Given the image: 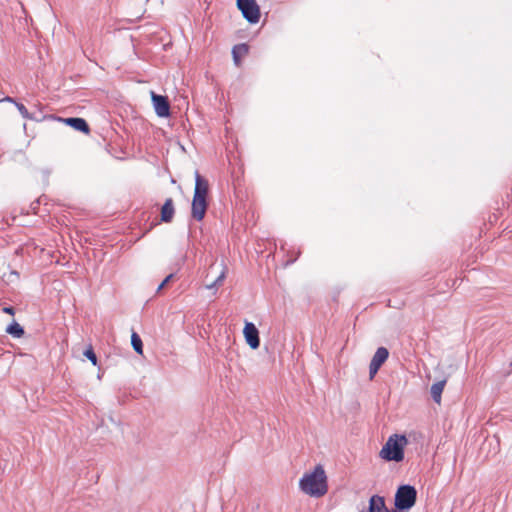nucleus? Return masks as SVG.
Segmentation results:
<instances>
[{
    "mask_svg": "<svg viewBox=\"0 0 512 512\" xmlns=\"http://www.w3.org/2000/svg\"><path fill=\"white\" fill-rule=\"evenodd\" d=\"M299 489L306 495L321 498L328 492V477L324 466L317 464L303 474L299 480Z\"/></svg>",
    "mask_w": 512,
    "mask_h": 512,
    "instance_id": "nucleus-1",
    "label": "nucleus"
},
{
    "mask_svg": "<svg viewBox=\"0 0 512 512\" xmlns=\"http://www.w3.org/2000/svg\"><path fill=\"white\" fill-rule=\"evenodd\" d=\"M208 193L209 183L208 180L203 178L198 171L195 172V189L191 204V215L197 220L201 221L205 217L208 208Z\"/></svg>",
    "mask_w": 512,
    "mask_h": 512,
    "instance_id": "nucleus-2",
    "label": "nucleus"
},
{
    "mask_svg": "<svg viewBox=\"0 0 512 512\" xmlns=\"http://www.w3.org/2000/svg\"><path fill=\"white\" fill-rule=\"evenodd\" d=\"M407 444L406 436L393 434L383 445L379 456L386 461L400 462L404 459V448Z\"/></svg>",
    "mask_w": 512,
    "mask_h": 512,
    "instance_id": "nucleus-3",
    "label": "nucleus"
},
{
    "mask_svg": "<svg viewBox=\"0 0 512 512\" xmlns=\"http://www.w3.org/2000/svg\"><path fill=\"white\" fill-rule=\"evenodd\" d=\"M416 498L417 492L413 486H400L395 494V506L400 510H408L414 506Z\"/></svg>",
    "mask_w": 512,
    "mask_h": 512,
    "instance_id": "nucleus-4",
    "label": "nucleus"
},
{
    "mask_svg": "<svg viewBox=\"0 0 512 512\" xmlns=\"http://www.w3.org/2000/svg\"><path fill=\"white\" fill-rule=\"evenodd\" d=\"M237 7L249 23L259 22L261 13L256 0H237Z\"/></svg>",
    "mask_w": 512,
    "mask_h": 512,
    "instance_id": "nucleus-5",
    "label": "nucleus"
},
{
    "mask_svg": "<svg viewBox=\"0 0 512 512\" xmlns=\"http://www.w3.org/2000/svg\"><path fill=\"white\" fill-rule=\"evenodd\" d=\"M45 120H54L61 123H65L66 125L72 127L73 129L80 131L86 135L90 133V127L85 119L83 118H62L55 115H46L44 116Z\"/></svg>",
    "mask_w": 512,
    "mask_h": 512,
    "instance_id": "nucleus-6",
    "label": "nucleus"
},
{
    "mask_svg": "<svg viewBox=\"0 0 512 512\" xmlns=\"http://www.w3.org/2000/svg\"><path fill=\"white\" fill-rule=\"evenodd\" d=\"M388 356H389V352L385 347H379L376 350V352L370 362V365H369L370 379H373L375 377V375L377 374L380 367L387 360Z\"/></svg>",
    "mask_w": 512,
    "mask_h": 512,
    "instance_id": "nucleus-7",
    "label": "nucleus"
},
{
    "mask_svg": "<svg viewBox=\"0 0 512 512\" xmlns=\"http://www.w3.org/2000/svg\"><path fill=\"white\" fill-rule=\"evenodd\" d=\"M151 99L156 114L159 117H168L170 115V104L166 96L158 95L154 91L150 92Z\"/></svg>",
    "mask_w": 512,
    "mask_h": 512,
    "instance_id": "nucleus-8",
    "label": "nucleus"
},
{
    "mask_svg": "<svg viewBox=\"0 0 512 512\" xmlns=\"http://www.w3.org/2000/svg\"><path fill=\"white\" fill-rule=\"evenodd\" d=\"M243 334L246 343L250 346L252 349H257L260 345V338H259V332L256 326L251 322H246Z\"/></svg>",
    "mask_w": 512,
    "mask_h": 512,
    "instance_id": "nucleus-9",
    "label": "nucleus"
},
{
    "mask_svg": "<svg viewBox=\"0 0 512 512\" xmlns=\"http://www.w3.org/2000/svg\"><path fill=\"white\" fill-rule=\"evenodd\" d=\"M175 214L174 201L172 198H167L161 207L160 218L162 222L170 223Z\"/></svg>",
    "mask_w": 512,
    "mask_h": 512,
    "instance_id": "nucleus-10",
    "label": "nucleus"
},
{
    "mask_svg": "<svg viewBox=\"0 0 512 512\" xmlns=\"http://www.w3.org/2000/svg\"><path fill=\"white\" fill-rule=\"evenodd\" d=\"M369 512H389L384 498L378 495H374L369 501Z\"/></svg>",
    "mask_w": 512,
    "mask_h": 512,
    "instance_id": "nucleus-11",
    "label": "nucleus"
},
{
    "mask_svg": "<svg viewBox=\"0 0 512 512\" xmlns=\"http://www.w3.org/2000/svg\"><path fill=\"white\" fill-rule=\"evenodd\" d=\"M249 52V47L247 44H238L235 45L232 49L233 60L237 66L240 65L241 59L245 57Z\"/></svg>",
    "mask_w": 512,
    "mask_h": 512,
    "instance_id": "nucleus-12",
    "label": "nucleus"
},
{
    "mask_svg": "<svg viewBox=\"0 0 512 512\" xmlns=\"http://www.w3.org/2000/svg\"><path fill=\"white\" fill-rule=\"evenodd\" d=\"M445 383V381H438L431 386L432 398L438 404L441 402V395L444 390Z\"/></svg>",
    "mask_w": 512,
    "mask_h": 512,
    "instance_id": "nucleus-13",
    "label": "nucleus"
},
{
    "mask_svg": "<svg viewBox=\"0 0 512 512\" xmlns=\"http://www.w3.org/2000/svg\"><path fill=\"white\" fill-rule=\"evenodd\" d=\"M6 332L15 338H21L24 335V329L17 322L10 324Z\"/></svg>",
    "mask_w": 512,
    "mask_h": 512,
    "instance_id": "nucleus-14",
    "label": "nucleus"
},
{
    "mask_svg": "<svg viewBox=\"0 0 512 512\" xmlns=\"http://www.w3.org/2000/svg\"><path fill=\"white\" fill-rule=\"evenodd\" d=\"M131 344L133 349L140 355L143 354V343L140 336L136 332L131 334Z\"/></svg>",
    "mask_w": 512,
    "mask_h": 512,
    "instance_id": "nucleus-15",
    "label": "nucleus"
},
{
    "mask_svg": "<svg viewBox=\"0 0 512 512\" xmlns=\"http://www.w3.org/2000/svg\"><path fill=\"white\" fill-rule=\"evenodd\" d=\"M15 105L23 118L29 119V120L33 119L31 114L28 112L27 108L23 104L15 102Z\"/></svg>",
    "mask_w": 512,
    "mask_h": 512,
    "instance_id": "nucleus-16",
    "label": "nucleus"
},
{
    "mask_svg": "<svg viewBox=\"0 0 512 512\" xmlns=\"http://www.w3.org/2000/svg\"><path fill=\"white\" fill-rule=\"evenodd\" d=\"M84 355L92 362L93 365H97V356L91 345L85 350Z\"/></svg>",
    "mask_w": 512,
    "mask_h": 512,
    "instance_id": "nucleus-17",
    "label": "nucleus"
},
{
    "mask_svg": "<svg viewBox=\"0 0 512 512\" xmlns=\"http://www.w3.org/2000/svg\"><path fill=\"white\" fill-rule=\"evenodd\" d=\"M224 278H225V272L222 271L221 274L218 276V278L215 280V282L210 285H207V288L211 289V288L215 287L217 284H221L222 281L224 280Z\"/></svg>",
    "mask_w": 512,
    "mask_h": 512,
    "instance_id": "nucleus-18",
    "label": "nucleus"
},
{
    "mask_svg": "<svg viewBox=\"0 0 512 512\" xmlns=\"http://www.w3.org/2000/svg\"><path fill=\"white\" fill-rule=\"evenodd\" d=\"M173 278V274H170L168 275L162 282L161 284L158 286L157 288V292L161 291L164 287L167 286V284L171 281V279Z\"/></svg>",
    "mask_w": 512,
    "mask_h": 512,
    "instance_id": "nucleus-19",
    "label": "nucleus"
},
{
    "mask_svg": "<svg viewBox=\"0 0 512 512\" xmlns=\"http://www.w3.org/2000/svg\"><path fill=\"white\" fill-rule=\"evenodd\" d=\"M3 312L7 313V314H10V315H14L15 314V310H14L13 307H4L3 308Z\"/></svg>",
    "mask_w": 512,
    "mask_h": 512,
    "instance_id": "nucleus-20",
    "label": "nucleus"
},
{
    "mask_svg": "<svg viewBox=\"0 0 512 512\" xmlns=\"http://www.w3.org/2000/svg\"><path fill=\"white\" fill-rule=\"evenodd\" d=\"M5 100L8 101V102H14V100L12 98H10V97H6Z\"/></svg>",
    "mask_w": 512,
    "mask_h": 512,
    "instance_id": "nucleus-21",
    "label": "nucleus"
}]
</instances>
